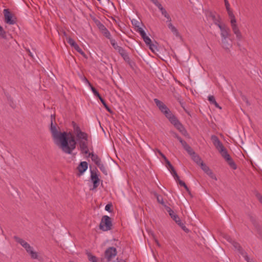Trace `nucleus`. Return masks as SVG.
Instances as JSON below:
<instances>
[{
	"mask_svg": "<svg viewBox=\"0 0 262 262\" xmlns=\"http://www.w3.org/2000/svg\"><path fill=\"white\" fill-rule=\"evenodd\" d=\"M229 37H223L221 38V43L223 48L225 49H229L232 46L231 43V41H229L228 38Z\"/></svg>",
	"mask_w": 262,
	"mask_h": 262,
	"instance_id": "dca6fc26",
	"label": "nucleus"
},
{
	"mask_svg": "<svg viewBox=\"0 0 262 262\" xmlns=\"http://www.w3.org/2000/svg\"><path fill=\"white\" fill-rule=\"evenodd\" d=\"M82 131L80 130V127L79 126H76L74 127V132L76 136L79 135V132H81Z\"/></svg>",
	"mask_w": 262,
	"mask_h": 262,
	"instance_id": "3c124183",
	"label": "nucleus"
},
{
	"mask_svg": "<svg viewBox=\"0 0 262 262\" xmlns=\"http://www.w3.org/2000/svg\"><path fill=\"white\" fill-rule=\"evenodd\" d=\"M93 20L96 25L101 32L106 28L104 25L102 24L99 20L95 18H94Z\"/></svg>",
	"mask_w": 262,
	"mask_h": 262,
	"instance_id": "aec40b11",
	"label": "nucleus"
},
{
	"mask_svg": "<svg viewBox=\"0 0 262 262\" xmlns=\"http://www.w3.org/2000/svg\"><path fill=\"white\" fill-rule=\"evenodd\" d=\"M178 225H179L185 231H188V229L186 227V226L181 221L180 222V224H178Z\"/></svg>",
	"mask_w": 262,
	"mask_h": 262,
	"instance_id": "de8ad7c7",
	"label": "nucleus"
},
{
	"mask_svg": "<svg viewBox=\"0 0 262 262\" xmlns=\"http://www.w3.org/2000/svg\"><path fill=\"white\" fill-rule=\"evenodd\" d=\"M117 254V251L116 248L113 247H110L105 250L104 254V257L102 260H106V261L104 262H110L115 257Z\"/></svg>",
	"mask_w": 262,
	"mask_h": 262,
	"instance_id": "20e7f679",
	"label": "nucleus"
},
{
	"mask_svg": "<svg viewBox=\"0 0 262 262\" xmlns=\"http://www.w3.org/2000/svg\"><path fill=\"white\" fill-rule=\"evenodd\" d=\"M88 157H91L92 160L97 166L99 165L100 163H102L101 159L98 156V155L94 154V152L89 153Z\"/></svg>",
	"mask_w": 262,
	"mask_h": 262,
	"instance_id": "2eb2a0df",
	"label": "nucleus"
},
{
	"mask_svg": "<svg viewBox=\"0 0 262 262\" xmlns=\"http://www.w3.org/2000/svg\"><path fill=\"white\" fill-rule=\"evenodd\" d=\"M140 35L141 36V37L143 38V39L147 36L146 35V33L145 32V31L141 32Z\"/></svg>",
	"mask_w": 262,
	"mask_h": 262,
	"instance_id": "e2e57ef3",
	"label": "nucleus"
},
{
	"mask_svg": "<svg viewBox=\"0 0 262 262\" xmlns=\"http://www.w3.org/2000/svg\"><path fill=\"white\" fill-rule=\"evenodd\" d=\"M117 51L119 52V53L120 54V55H122L123 54H124V53L126 52V51L121 47H120L118 49Z\"/></svg>",
	"mask_w": 262,
	"mask_h": 262,
	"instance_id": "8fccbe9b",
	"label": "nucleus"
},
{
	"mask_svg": "<svg viewBox=\"0 0 262 262\" xmlns=\"http://www.w3.org/2000/svg\"><path fill=\"white\" fill-rule=\"evenodd\" d=\"M87 255H88V259L90 261L97 262V258L95 256L92 255L90 253H88Z\"/></svg>",
	"mask_w": 262,
	"mask_h": 262,
	"instance_id": "bb28decb",
	"label": "nucleus"
},
{
	"mask_svg": "<svg viewBox=\"0 0 262 262\" xmlns=\"http://www.w3.org/2000/svg\"><path fill=\"white\" fill-rule=\"evenodd\" d=\"M256 196L257 199L258 200V201L262 203V195L260 193H257L256 194Z\"/></svg>",
	"mask_w": 262,
	"mask_h": 262,
	"instance_id": "5fc2aeb1",
	"label": "nucleus"
},
{
	"mask_svg": "<svg viewBox=\"0 0 262 262\" xmlns=\"http://www.w3.org/2000/svg\"><path fill=\"white\" fill-rule=\"evenodd\" d=\"M78 171L82 173H83L88 168V163L85 161L81 162L79 165L78 167Z\"/></svg>",
	"mask_w": 262,
	"mask_h": 262,
	"instance_id": "f3484780",
	"label": "nucleus"
},
{
	"mask_svg": "<svg viewBox=\"0 0 262 262\" xmlns=\"http://www.w3.org/2000/svg\"><path fill=\"white\" fill-rule=\"evenodd\" d=\"M4 14L5 19V22L7 24L10 25H13L16 23V21L14 19H13L12 14L9 11L8 9H4Z\"/></svg>",
	"mask_w": 262,
	"mask_h": 262,
	"instance_id": "0eeeda50",
	"label": "nucleus"
},
{
	"mask_svg": "<svg viewBox=\"0 0 262 262\" xmlns=\"http://www.w3.org/2000/svg\"><path fill=\"white\" fill-rule=\"evenodd\" d=\"M225 5L226 10L231 9L230 8V4L227 0H225Z\"/></svg>",
	"mask_w": 262,
	"mask_h": 262,
	"instance_id": "864d4df0",
	"label": "nucleus"
},
{
	"mask_svg": "<svg viewBox=\"0 0 262 262\" xmlns=\"http://www.w3.org/2000/svg\"><path fill=\"white\" fill-rule=\"evenodd\" d=\"M88 141L80 140L79 141V146L81 152L83 154H88L89 153V148Z\"/></svg>",
	"mask_w": 262,
	"mask_h": 262,
	"instance_id": "ddd939ff",
	"label": "nucleus"
},
{
	"mask_svg": "<svg viewBox=\"0 0 262 262\" xmlns=\"http://www.w3.org/2000/svg\"><path fill=\"white\" fill-rule=\"evenodd\" d=\"M208 100L209 101L210 103L214 104L216 107L221 109V107L219 106L218 103L216 102L215 98L213 96H211V95L209 96H208Z\"/></svg>",
	"mask_w": 262,
	"mask_h": 262,
	"instance_id": "5701e85b",
	"label": "nucleus"
},
{
	"mask_svg": "<svg viewBox=\"0 0 262 262\" xmlns=\"http://www.w3.org/2000/svg\"><path fill=\"white\" fill-rule=\"evenodd\" d=\"M0 36L3 38H6V32L1 26H0Z\"/></svg>",
	"mask_w": 262,
	"mask_h": 262,
	"instance_id": "ea45409f",
	"label": "nucleus"
},
{
	"mask_svg": "<svg viewBox=\"0 0 262 262\" xmlns=\"http://www.w3.org/2000/svg\"><path fill=\"white\" fill-rule=\"evenodd\" d=\"M158 153L164 159V160L166 159V157H165V156L164 154H163V153L161 152V151L158 150Z\"/></svg>",
	"mask_w": 262,
	"mask_h": 262,
	"instance_id": "0e129e2a",
	"label": "nucleus"
},
{
	"mask_svg": "<svg viewBox=\"0 0 262 262\" xmlns=\"http://www.w3.org/2000/svg\"><path fill=\"white\" fill-rule=\"evenodd\" d=\"M125 61H129L130 58L128 56L127 53L126 52L124 54L121 55Z\"/></svg>",
	"mask_w": 262,
	"mask_h": 262,
	"instance_id": "37998d69",
	"label": "nucleus"
},
{
	"mask_svg": "<svg viewBox=\"0 0 262 262\" xmlns=\"http://www.w3.org/2000/svg\"><path fill=\"white\" fill-rule=\"evenodd\" d=\"M154 239H155V243H156L157 245L159 247H161V245H160V244L159 243V242H158V241L156 238H154Z\"/></svg>",
	"mask_w": 262,
	"mask_h": 262,
	"instance_id": "774afa93",
	"label": "nucleus"
},
{
	"mask_svg": "<svg viewBox=\"0 0 262 262\" xmlns=\"http://www.w3.org/2000/svg\"><path fill=\"white\" fill-rule=\"evenodd\" d=\"M170 172L171 173V174L173 176L174 179L176 180L177 179H179V176L178 175L176 171L175 170L174 168L172 169V170H171L170 171Z\"/></svg>",
	"mask_w": 262,
	"mask_h": 262,
	"instance_id": "58836bf2",
	"label": "nucleus"
},
{
	"mask_svg": "<svg viewBox=\"0 0 262 262\" xmlns=\"http://www.w3.org/2000/svg\"><path fill=\"white\" fill-rule=\"evenodd\" d=\"M218 14H216L215 13L212 12H209L207 14V17L212 21L216 18V16Z\"/></svg>",
	"mask_w": 262,
	"mask_h": 262,
	"instance_id": "cd10ccee",
	"label": "nucleus"
},
{
	"mask_svg": "<svg viewBox=\"0 0 262 262\" xmlns=\"http://www.w3.org/2000/svg\"><path fill=\"white\" fill-rule=\"evenodd\" d=\"M213 23L215 25H216L219 28V26H222L223 25L221 24V17L220 15H217L216 16V18L213 20Z\"/></svg>",
	"mask_w": 262,
	"mask_h": 262,
	"instance_id": "c85d7f7f",
	"label": "nucleus"
},
{
	"mask_svg": "<svg viewBox=\"0 0 262 262\" xmlns=\"http://www.w3.org/2000/svg\"><path fill=\"white\" fill-rule=\"evenodd\" d=\"M148 46H149V49L152 51V52L155 53L156 51L157 50V47L154 44L150 43V44H149Z\"/></svg>",
	"mask_w": 262,
	"mask_h": 262,
	"instance_id": "a19ab883",
	"label": "nucleus"
},
{
	"mask_svg": "<svg viewBox=\"0 0 262 262\" xmlns=\"http://www.w3.org/2000/svg\"><path fill=\"white\" fill-rule=\"evenodd\" d=\"M227 239L233 245L235 249L237 250L241 255H242V252H245V250L243 249L239 244L233 241L230 237L228 236Z\"/></svg>",
	"mask_w": 262,
	"mask_h": 262,
	"instance_id": "f8f14e48",
	"label": "nucleus"
},
{
	"mask_svg": "<svg viewBox=\"0 0 262 262\" xmlns=\"http://www.w3.org/2000/svg\"><path fill=\"white\" fill-rule=\"evenodd\" d=\"M182 144V145L183 146V147H184V148H185L186 146H187L188 144L186 143V141H185L184 140H182V141H181V142H180Z\"/></svg>",
	"mask_w": 262,
	"mask_h": 262,
	"instance_id": "4d7b16f0",
	"label": "nucleus"
},
{
	"mask_svg": "<svg viewBox=\"0 0 262 262\" xmlns=\"http://www.w3.org/2000/svg\"><path fill=\"white\" fill-rule=\"evenodd\" d=\"M67 41L69 44H70L72 47H73L78 53L84 56L85 54L79 47V46L76 43V42L71 37H67Z\"/></svg>",
	"mask_w": 262,
	"mask_h": 262,
	"instance_id": "1a4fd4ad",
	"label": "nucleus"
},
{
	"mask_svg": "<svg viewBox=\"0 0 262 262\" xmlns=\"http://www.w3.org/2000/svg\"><path fill=\"white\" fill-rule=\"evenodd\" d=\"M113 262H126L125 260L122 258L118 257Z\"/></svg>",
	"mask_w": 262,
	"mask_h": 262,
	"instance_id": "bf43d9fd",
	"label": "nucleus"
},
{
	"mask_svg": "<svg viewBox=\"0 0 262 262\" xmlns=\"http://www.w3.org/2000/svg\"><path fill=\"white\" fill-rule=\"evenodd\" d=\"M99 169H100V170L105 174V175H107V168H106V167L104 165V164L101 163H100L99 165L97 166Z\"/></svg>",
	"mask_w": 262,
	"mask_h": 262,
	"instance_id": "393cba45",
	"label": "nucleus"
},
{
	"mask_svg": "<svg viewBox=\"0 0 262 262\" xmlns=\"http://www.w3.org/2000/svg\"><path fill=\"white\" fill-rule=\"evenodd\" d=\"M99 99L101 101V102H102V103L103 104V105H104V106L105 107V108L107 110V111L108 112H109L110 113H112V111H111V108L108 106V105L106 103L105 100L102 97L99 98Z\"/></svg>",
	"mask_w": 262,
	"mask_h": 262,
	"instance_id": "2f4dec72",
	"label": "nucleus"
},
{
	"mask_svg": "<svg viewBox=\"0 0 262 262\" xmlns=\"http://www.w3.org/2000/svg\"><path fill=\"white\" fill-rule=\"evenodd\" d=\"M173 136L176 138H177L180 141V142H181V141L183 140V139L180 136H179L177 134H174Z\"/></svg>",
	"mask_w": 262,
	"mask_h": 262,
	"instance_id": "052dcab7",
	"label": "nucleus"
},
{
	"mask_svg": "<svg viewBox=\"0 0 262 262\" xmlns=\"http://www.w3.org/2000/svg\"><path fill=\"white\" fill-rule=\"evenodd\" d=\"M168 27L171 30V31L173 33V34L176 35L177 37L180 36V34L177 29V28L172 24L171 21H167Z\"/></svg>",
	"mask_w": 262,
	"mask_h": 262,
	"instance_id": "a211bd4d",
	"label": "nucleus"
},
{
	"mask_svg": "<svg viewBox=\"0 0 262 262\" xmlns=\"http://www.w3.org/2000/svg\"><path fill=\"white\" fill-rule=\"evenodd\" d=\"M14 238L15 241L18 243L20 244L27 251L28 253H29L33 249L32 247L27 242L20 238L17 236H14Z\"/></svg>",
	"mask_w": 262,
	"mask_h": 262,
	"instance_id": "423d86ee",
	"label": "nucleus"
},
{
	"mask_svg": "<svg viewBox=\"0 0 262 262\" xmlns=\"http://www.w3.org/2000/svg\"><path fill=\"white\" fill-rule=\"evenodd\" d=\"M178 124H173L183 134H185L186 133V130L184 128L182 124L178 120Z\"/></svg>",
	"mask_w": 262,
	"mask_h": 262,
	"instance_id": "b1692460",
	"label": "nucleus"
},
{
	"mask_svg": "<svg viewBox=\"0 0 262 262\" xmlns=\"http://www.w3.org/2000/svg\"><path fill=\"white\" fill-rule=\"evenodd\" d=\"M112 207V205L111 204H107L105 207V209L106 211H108L109 212L111 211V208Z\"/></svg>",
	"mask_w": 262,
	"mask_h": 262,
	"instance_id": "6e6d98bb",
	"label": "nucleus"
},
{
	"mask_svg": "<svg viewBox=\"0 0 262 262\" xmlns=\"http://www.w3.org/2000/svg\"><path fill=\"white\" fill-rule=\"evenodd\" d=\"M191 156L193 160L198 165H200L201 163H203L201 158L198 155L195 154V152L192 154Z\"/></svg>",
	"mask_w": 262,
	"mask_h": 262,
	"instance_id": "412c9836",
	"label": "nucleus"
},
{
	"mask_svg": "<svg viewBox=\"0 0 262 262\" xmlns=\"http://www.w3.org/2000/svg\"><path fill=\"white\" fill-rule=\"evenodd\" d=\"M181 106L183 107V108L184 109V110L185 111V112L187 113L188 115H190L189 112L187 110V109L185 108V103H184L183 104H182L181 105Z\"/></svg>",
	"mask_w": 262,
	"mask_h": 262,
	"instance_id": "680f3d73",
	"label": "nucleus"
},
{
	"mask_svg": "<svg viewBox=\"0 0 262 262\" xmlns=\"http://www.w3.org/2000/svg\"><path fill=\"white\" fill-rule=\"evenodd\" d=\"M144 41L147 45L150 44L151 43V40L148 36H147L145 38L143 39Z\"/></svg>",
	"mask_w": 262,
	"mask_h": 262,
	"instance_id": "a18cd8bd",
	"label": "nucleus"
},
{
	"mask_svg": "<svg viewBox=\"0 0 262 262\" xmlns=\"http://www.w3.org/2000/svg\"><path fill=\"white\" fill-rule=\"evenodd\" d=\"M176 181L178 182L180 185H181V186H183L186 190L188 191L189 189L188 187L183 181L180 179V178H179V179H177Z\"/></svg>",
	"mask_w": 262,
	"mask_h": 262,
	"instance_id": "473e14b6",
	"label": "nucleus"
},
{
	"mask_svg": "<svg viewBox=\"0 0 262 262\" xmlns=\"http://www.w3.org/2000/svg\"><path fill=\"white\" fill-rule=\"evenodd\" d=\"M229 18L230 19L231 26L237 25L236 19L235 18L234 15H232L231 17H229Z\"/></svg>",
	"mask_w": 262,
	"mask_h": 262,
	"instance_id": "72a5a7b5",
	"label": "nucleus"
},
{
	"mask_svg": "<svg viewBox=\"0 0 262 262\" xmlns=\"http://www.w3.org/2000/svg\"><path fill=\"white\" fill-rule=\"evenodd\" d=\"M231 27L233 33L236 36L237 40L241 41L243 38V35L237 25L232 26Z\"/></svg>",
	"mask_w": 262,
	"mask_h": 262,
	"instance_id": "4468645a",
	"label": "nucleus"
},
{
	"mask_svg": "<svg viewBox=\"0 0 262 262\" xmlns=\"http://www.w3.org/2000/svg\"><path fill=\"white\" fill-rule=\"evenodd\" d=\"M110 41L111 44L112 45L113 47L114 48V49L117 50L120 47V46H119L117 45L116 40L114 38H112L111 40H110Z\"/></svg>",
	"mask_w": 262,
	"mask_h": 262,
	"instance_id": "7c9ffc66",
	"label": "nucleus"
},
{
	"mask_svg": "<svg viewBox=\"0 0 262 262\" xmlns=\"http://www.w3.org/2000/svg\"><path fill=\"white\" fill-rule=\"evenodd\" d=\"M137 31L140 33V34H141V32H144L143 29L142 28L139 27H138Z\"/></svg>",
	"mask_w": 262,
	"mask_h": 262,
	"instance_id": "338daca9",
	"label": "nucleus"
},
{
	"mask_svg": "<svg viewBox=\"0 0 262 262\" xmlns=\"http://www.w3.org/2000/svg\"><path fill=\"white\" fill-rule=\"evenodd\" d=\"M154 101L160 111L164 114L165 117L172 124H176L178 123L176 117L172 114L170 110L163 102L157 98L154 99Z\"/></svg>",
	"mask_w": 262,
	"mask_h": 262,
	"instance_id": "7ed1b4c3",
	"label": "nucleus"
},
{
	"mask_svg": "<svg viewBox=\"0 0 262 262\" xmlns=\"http://www.w3.org/2000/svg\"><path fill=\"white\" fill-rule=\"evenodd\" d=\"M170 172L171 173V174L173 176L174 179L176 180L177 179H179V176L178 175L176 171L175 170L174 168L172 169V170H171L170 171Z\"/></svg>",
	"mask_w": 262,
	"mask_h": 262,
	"instance_id": "4c0bfd02",
	"label": "nucleus"
},
{
	"mask_svg": "<svg viewBox=\"0 0 262 262\" xmlns=\"http://www.w3.org/2000/svg\"><path fill=\"white\" fill-rule=\"evenodd\" d=\"M157 199L158 202L159 203H160V204H161L162 205L164 204V203L163 199L162 196H161L160 195H157Z\"/></svg>",
	"mask_w": 262,
	"mask_h": 262,
	"instance_id": "09e8293b",
	"label": "nucleus"
},
{
	"mask_svg": "<svg viewBox=\"0 0 262 262\" xmlns=\"http://www.w3.org/2000/svg\"><path fill=\"white\" fill-rule=\"evenodd\" d=\"M77 139L79 140L88 141V134L84 132H79V135L77 136Z\"/></svg>",
	"mask_w": 262,
	"mask_h": 262,
	"instance_id": "6ab92c4d",
	"label": "nucleus"
},
{
	"mask_svg": "<svg viewBox=\"0 0 262 262\" xmlns=\"http://www.w3.org/2000/svg\"><path fill=\"white\" fill-rule=\"evenodd\" d=\"M166 210L169 213L170 217L176 222V223L180 224L181 221L178 215L169 207H166Z\"/></svg>",
	"mask_w": 262,
	"mask_h": 262,
	"instance_id": "9b49d317",
	"label": "nucleus"
},
{
	"mask_svg": "<svg viewBox=\"0 0 262 262\" xmlns=\"http://www.w3.org/2000/svg\"><path fill=\"white\" fill-rule=\"evenodd\" d=\"M91 90H92L93 93H94V94L96 96L98 97L99 98V99L101 97V96L100 95V94H99V93L97 92V91L96 90V89L95 88L91 86Z\"/></svg>",
	"mask_w": 262,
	"mask_h": 262,
	"instance_id": "c03bdc74",
	"label": "nucleus"
},
{
	"mask_svg": "<svg viewBox=\"0 0 262 262\" xmlns=\"http://www.w3.org/2000/svg\"><path fill=\"white\" fill-rule=\"evenodd\" d=\"M200 166L202 168V169L206 173H207V172H209V170H210V169L209 168L208 166H207L205 164H204V163H201V164L200 165Z\"/></svg>",
	"mask_w": 262,
	"mask_h": 262,
	"instance_id": "c756f323",
	"label": "nucleus"
},
{
	"mask_svg": "<svg viewBox=\"0 0 262 262\" xmlns=\"http://www.w3.org/2000/svg\"><path fill=\"white\" fill-rule=\"evenodd\" d=\"M178 225H179L185 231H188V229L186 227V226L181 221L180 222V224H178Z\"/></svg>",
	"mask_w": 262,
	"mask_h": 262,
	"instance_id": "49530a36",
	"label": "nucleus"
},
{
	"mask_svg": "<svg viewBox=\"0 0 262 262\" xmlns=\"http://www.w3.org/2000/svg\"><path fill=\"white\" fill-rule=\"evenodd\" d=\"M187 152L190 155H192V154H193L194 153V151L193 150V149H192V148L189 145H188L187 146H186V147L184 148Z\"/></svg>",
	"mask_w": 262,
	"mask_h": 262,
	"instance_id": "c9c22d12",
	"label": "nucleus"
},
{
	"mask_svg": "<svg viewBox=\"0 0 262 262\" xmlns=\"http://www.w3.org/2000/svg\"><path fill=\"white\" fill-rule=\"evenodd\" d=\"M159 10L161 11L162 14L167 19V21H171V19L170 15L168 14L166 10L163 7L160 8Z\"/></svg>",
	"mask_w": 262,
	"mask_h": 262,
	"instance_id": "4be33fe9",
	"label": "nucleus"
},
{
	"mask_svg": "<svg viewBox=\"0 0 262 262\" xmlns=\"http://www.w3.org/2000/svg\"><path fill=\"white\" fill-rule=\"evenodd\" d=\"M211 140L216 149L219 151L223 158L225 159L230 167L233 169H236L237 168L236 164L228 154L226 148L220 141L219 138L215 135H212Z\"/></svg>",
	"mask_w": 262,
	"mask_h": 262,
	"instance_id": "f03ea898",
	"label": "nucleus"
},
{
	"mask_svg": "<svg viewBox=\"0 0 262 262\" xmlns=\"http://www.w3.org/2000/svg\"><path fill=\"white\" fill-rule=\"evenodd\" d=\"M227 11L229 17L232 16V15H234L232 9L228 10H227Z\"/></svg>",
	"mask_w": 262,
	"mask_h": 262,
	"instance_id": "13d9d810",
	"label": "nucleus"
},
{
	"mask_svg": "<svg viewBox=\"0 0 262 262\" xmlns=\"http://www.w3.org/2000/svg\"><path fill=\"white\" fill-rule=\"evenodd\" d=\"M166 167L169 171L174 168V167L171 164H170V165H168V166H166Z\"/></svg>",
	"mask_w": 262,
	"mask_h": 262,
	"instance_id": "69168bd1",
	"label": "nucleus"
},
{
	"mask_svg": "<svg viewBox=\"0 0 262 262\" xmlns=\"http://www.w3.org/2000/svg\"><path fill=\"white\" fill-rule=\"evenodd\" d=\"M221 31V38L230 37L231 35L230 30L226 25L223 24L222 26H219Z\"/></svg>",
	"mask_w": 262,
	"mask_h": 262,
	"instance_id": "6e6552de",
	"label": "nucleus"
},
{
	"mask_svg": "<svg viewBox=\"0 0 262 262\" xmlns=\"http://www.w3.org/2000/svg\"><path fill=\"white\" fill-rule=\"evenodd\" d=\"M206 174H208L211 179L217 180L215 175L213 173L211 169Z\"/></svg>",
	"mask_w": 262,
	"mask_h": 262,
	"instance_id": "79ce46f5",
	"label": "nucleus"
},
{
	"mask_svg": "<svg viewBox=\"0 0 262 262\" xmlns=\"http://www.w3.org/2000/svg\"><path fill=\"white\" fill-rule=\"evenodd\" d=\"M153 3L159 8V9L163 7L158 0H155V1L153 2Z\"/></svg>",
	"mask_w": 262,
	"mask_h": 262,
	"instance_id": "603ef678",
	"label": "nucleus"
},
{
	"mask_svg": "<svg viewBox=\"0 0 262 262\" xmlns=\"http://www.w3.org/2000/svg\"><path fill=\"white\" fill-rule=\"evenodd\" d=\"M112 223L111 219L107 215H104L101 221L99 228L103 231H108L111 229Z\"/></svg>",
	"mask_w": 262,
	"mask_h": 262,
	"instance_id": "39448f33",
	"label": "nucleus"
},
{
	"mask_svg": "<svg viewBox=\"0 0 262 262\" xmlns=\"http://www.w3.org/2000/svg\"><path fill=\"white\" fill-rule=\"evenodd\" d=\"M51 132L55 143L59 145V147L64 152L71 154L76 147V142L74 137L71 133L58 132L52 121L51 123Z\"/></svg>",
	"mask_w": 262,
	"mask_h": 262,
	"instance_id": "f257e3e1",
	"label": "nucleus"
},
{
	"mask_svg": "<svg viewBox=\"0 0 262 262\" xmlns=\"http://www.w3.org/2000/svg\"><path fill=\"white\" fill-rule=\"evenodd\" d=\"M29 253L30 254L32 258L37 259L38 258V254L37 252L34 251L33 249L31 251H30Z\"/></svg>",
	"mask_w": 262,
	"mask_h": 262,
	"instance_id": "e433bc0d",
	"label": "nucleus"
},
{
	"mask_svg": "<svg viewBox=\"0 0 262 262\" xmlns=\"http://www.w3.org/2000/svg\"><path fill=\"white\" fill-rule=\"evenodd\" d=\"M101 33L105 37L108 38L109 40H111L113 38L111 36L110 32L106 28L104 30H103Z\"/></svg>",
	"mask_w": 262,
	"mask_h": 262,
	"instance_id": "a878e982",
	"label": "nucleus"
},
{
	"mask_svg": "<svg viewBox=\"0 0 262 262\" xmlns=\"http://www.w3.org/2000/svg\"><path fill=\"white\" fill-rule=\"evenodd\" d=\"M91 178L93 183V188H96L99 185L100 180L96 171H91Z\"/></svg>",
	"mask_w": 262,
	"mask_h": 262,
	"instance_id": "9d476101",
	"label": "nucleus"
},
{
	"mask_svg": "<svg viewBox=\"0 0 262 262\" xmlns=\"http://www.w3.org/2000/svg\"><path fill=\"white\" fill-rule=\"evenodd\" d=\"M242 256L247 262H254L252 259H250L246 252H242Z\"/></svg>",
	"mask_w": 262,
	"mask_h": 262,
	"instance_id": "f704fd0d",
	"label": "nucleus"
}]
</instances>
